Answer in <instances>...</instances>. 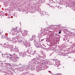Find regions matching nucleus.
Masks as SVG:
<instances>
[{
    "instance_id": "30",
    "label": "nucleus",
    "mask_w": 75,
    "mask_h": 75,
    "mask_svg": "<svg viewBox=\"0 0 75 75\" xmlns=\"http://www.w3.org/2000/svg\"><path fill=\"white\" fill-rule=\"evenodd\" d=\"M1 36V33H0V36Z\"/></svg>"
},
{
    "instance_id": "22",
    "label": "nucleus",
    "mask_w": 75,
    "mask_h": 75,
    "mask_svg": "<svg viewBox=\"0 0 75 75\" xmlns=\"http://www.w3.org/2000/svg\"><path fill=\"white\" fill-rule=\"evenodd\" d=\"M59 28H62V27H61V25H59Z\"/></svg>"
},
{
    "instance_id": "1",
    "label": "nucleus",
    "mask_w": 75,
    "mask_h": 75,
    "mask_svg": "<svg viewBox=\"0 0 75 75\" xmlns=\"http://www.w3.org/2000/svg\"><path fill=\"white\" fill-rule=\"evenodd\" d=\"M26 48L27 47H30L31 46V44H30V42H28L26 43V44L25 45Z\"/></svg>"
},
{
    "instance_id": "17",
    "label": "nucleus",
    "mask_w": 75,
    "mask_h": 75,
    "mask_svg": "<svg viewBox=\"0 0 75 75\" xmlns=\"http://www.w3.org/2000/svg\"><path fill=\"white\" fill-rule=\"evenodd\" d=\"M42 68H43V69H46V68L45 67V66H43L42 67Z\"/></svg>"
},
{
    "instance_id": "42",
    "label": "nucleus",
    "mask_w": 75,
    "mask_h": 75,
    "mask_svg": "<svg viewBox=\"0 0 75 75\" xmlns=\"http://www.w3.org/2000/svg\"><path fill=\"white\" fill-rule=\"evenodd\" d=\"M45 13H46L45 12Z\"/></svg>"
},
{
    "instance_id": "29",
    "label": "nucleus",
    "mask_w": 75,
    "mask_h": 75,
    "mask_svg": "<svg viewBox=\"0 0 75 75\" xmlns=\"http://www.w3.org/2000/svg\"><path fill=\"white\" fill-rule=\"evenodd\" d=\"M35 46L36 47H38V45H35Z\"/></svg>"
},
{
    "instance_id": "38",
    "label": "nucleus",
    "mask_w": 75,
    "mask_h": 75,
    "mask_svg": "<svg viewBox=\"0 0 75 75\" xmlns=\"http://www.w3.org/2000/svg\"><path fill=\"white\" fill-rule=\"evenodd\" d=\"M4 55H6V54H4Z\"/></svg>"
},
{
    "instance_id": "41",
    "label": "nucleus",
    "mask_w": 75,
    "mask_h": 75,
    "mask_svg": "<svg viewBox=\"0 0 75 75\" xmlns=\"http://www.w3.org/2000/svg\"><path fill=\"white\" fill-rule=\"evenodd\" d=\"M32 61H33V59H32Z\"/></svg>"
},
{
    "instance_id": "40",
    "label": "nucleus",
    "mask_w": 75,
    "mask_h": 75,
    "mask_svg": "<svg viewBox=\"0 0 75 75\" xmlns=\"http://www.w3.org/2000/svg\"><path fill=\"white\" fill-rule=\"evenodd\" d=\"M18 33H20V32L19 31H18Z\"/></svg>"
},
{
    "instance_id": "10",
    "label": "nucleus",
    "mask_w": 75,
    "mask_h": 75,
    "mask_svg": "<svg viewBox=\"0 0 75 75\" xmlns=\"http://www.w3.org/2000/svg\"><path fill=\"white\" fill-rule=\"evenodd\" d=\"M4 64V63H3V62H2L1 63H0V66H2L3 67Z\"/></svg>"
},
{
    "instance_id": "13",
    "label": "nucleus",
    "mask_w": 75,
    "mask_h": 75,
    "mask_svg": "<svg viewBox=\"0 0 75 75\" xmlns=\"http://www.w3.org/2000/svg\"><path fill=\"white\" fill-rule=\"evenodd\" d=\"M15 51L16 52H17L18 53L19 52L18 49H16Z\"/></svg>"
},
{
    "instance_id": "18",
    "label": "nucleus",
    "mask_w": 75,
    "mask_h": 75,
    "mask_svg": "<svg viewBox=\"0 0 75 75\" xmlns=\"http://www.w3.org/2000/svg\"><path fill=\"white\" fill-rule=\"evenodd\" d=\"M56 75H62V74H61V73H59V74L57 73V74H56Z\"/></svg>"
},
{
    "instance_id": "24",
    "label": "nucleus",
    "mask_w": 75,
    "mask_h": 75,
    "mask_svg": "<svg viewBox=\"0 0 75 75\" xmlns=\"http://www.w3.org/2000/svg\"><path fill=\"white\" fill-rule=\"evenodd\" d=\"M9 55H10V57H12V56H13V54H9Z\"/></svg>"
},
{
    "instance_id": "19",
    "label": "nucleus",
    "mask_w": 75,
    "mask_h": 75,
    "mask_svg": "<svg viewBox=\"0 0 75 75\" xmlns=\"http://www.w3.org/2000/svg\"><path fill=\"white\" fill-rule=\"evenodd\" d=\"M16 46H15V47H13V50H16Z\"/></svg>"
},
{
    "instance_id": "25",
    "label": "nucleus",
    "mask_w": 75,
    "mask_h": 75,
    "mask_svg": "<svg viewBox=\"0 0 75 75\" xmlns=\"http://www.w3.org/2000/svg\"><path fill=\"white\" fill-rule=\"evenodd\" d=\"M58 8L59 9H61V7H60V6H58Z\"/></svg>"
},
{
    "instance_id": "16",
    "label": "nucleus",
    "mask_w": 75,
    "mask_h": 75,
    "mask_svg": "<svg viewBox=\"0 0 75 75\" xmlns=\"http://www.w3.org/2000/svg\"><path fill=\"white\" fill-rule=\"evenodd\" d=\"M22 56L23 57H25V54L24 53H23Z\"/></svg>"
},
{
    "instance_id": "12",
    "label": "nucleus",
    "mask_w": 75,
    "mask_h": 75,
    "mask_svg": "<svg viewBox=\"0 0 75 75\" xmlns=\"http://www.w3.org/2000/svg\"><path fill=\"white\" fill-rule=\"evenodd\" d=\"M19 42H20L21 44H23V40H22L21 41H19Z\"/></svg>"
},
{
    "instance_id": "8",
    "label": "nucleus",
    "mask_w": 75,
    "mask_h": 75,
    "mask_svg": "<svg viewBox=\"0 0 75 75\" xmlns=\"http://www.w3.org/2000/svg\"><path fill=\"white\" fill-rule=\"evenodd\" d=\"M69 57V56H67V55H66L65 56V58H66V59H68Z\"/></svg>"
},
{
    "instance_id": "45",
    "label": "nucleus",
    "mask_w": 75,
    "mask_h": 75,
    "mask_svg": "<svg viewBox=\"0 0 75 75\" xmlns=\"http://www.w3.org/2000/svg\"><path fill=\"white\" fill-rule=\"evenodd\" d=\"M56 26H57V25H56Z\"/></svg>"
},
{
    "instance_id": "32",
    "label": "nucleus",
    "mask_w": 75,
    "mask_h": 75,
    "mask_svg": "<svg viewBox=\"0 0 75 75\" xmlns=\"http://www.w3.org/2000/svg\"><path fill=\"white\" fill-rule=\"evenodd\" d=\"M10 58H11V59H12V58H13V57H10Z\"/></svg>"
},
{
    "instance_id": "3",
    "label": "nucleus",
    "mask_w": 75,
    "mask_h": 75,
    "mask_svg": "<svg viewBox=\"0 0 75 75\" xmlns=\"http://www.w3.org/2000/svg\"><path fill=\"white\" fill-rule=\"evenodd\" d=\"M16 39V37L12 38L11 37L9 38V39L10 40V41H14V40H15Z\"/></svg>"
},
{
    "instance_id": "34",
    "label": "nucleus",
    "mask_w": 75,
    "mask_h": 75,
    "mask_svg": "<svg viewBox=\"0 0 75 75\" xmlns=\"http://www.w3.org/2000/svg\"><path fill=\"white\" fill-rule=\"evenodd\" d=\"M67 41V42H69V40H68Z\"/></svg>"
},
{
    "instance_id": "44",
    "label": "nucleus",
    "mask_w": 75,
    "mask_h": 75,
    "mask_svg": "<svg viewBox=\"0 0 75 75\" xmlns=\"http://www.w3.org/2000/svg\"><path fill=\"white\" fill-rule=\"evenodd\" d=\"M69 43H71V42H69Z\"/></svg>"
},
{
    "instance_id": "7",
    "label": "nucleus",
    "mask_w": 75,
    "mask_h": 75,
    "mask_svg": "<svg viewBox=\"0 0 75 75\" xmlns=\"http://www.w3.org/2000/svg\"><path fill=\"white\" fill-rule=\"evenodd\" d=\"M16 32H13L12 33V35H16Z\"/></svg>"
},
{
    "instance_id": "26",
    "label": "nucleus",
    "mask_w": 75,
    "mask_h": 75,
    "mask_svg": "<svg viewBox=\"0 0 75 75\" xmlns=\"http://www.w3.org/2000/svg\"><path fill=\"white\" fill-rule=\"evenodd\" d=\"M52 53L50 54V56H51V55H52Z\"/></svg>"
},
{
    "instance_id": "27",
    "label": "nucleus",
    "mask_w": 75,
    "mask_h": 75,
    "mask_svg": "<svg viewBox=\"0 0 75 75\" xmlns=\"http://www.w3.org/2000/svg\"><path fill=\"white\" fill-rule=\"evenodd\" d=\"M32 41L34 42H35V40H33Z\"/></svg>"
},
{
    "instance_id": "35",
    "label": "nucleus",
    "mask_w": 75,
    "mask_h": 75,
    "mask_svg": "<svg viewBox=\"0 0 75 75\" xmlns=\"http://www.w3.org/2000/svg\"><path fill=\"white\" fill-rule=\"evenodd\" d=\"M48 72L50 73V71H49Z\"/></svg>"
},
{
    "instance_id": "11",
    "label": "nucleus",
    "mask_w": 75,
    "mask_h": 75,
    "mask_svg": "<svg viewBox=\"0 0 75 75\" xmlns=\"http://www.w3.org/2000/svg\"><path fill=\"white\" fill-rule=\"evenodd\" d=\"M10 49L11 50H13V51H14V47H11V48H10Z\"/></svg>"
},
{
    "instance_id": "28",
    "label": "nucleus",
    "mask_w": 75,
    "mask_h": 75,
    "mask_svg": "<svg viewBox=\"0 0 75 75\" xmlns=\"http://www.w3.org/2000/svg\"><path fill=\"white\" fill-rule=\"evenodd\" d=\"M4 45H5V46H6V47H7V46H6L7 45H6V43H4Z\"/></svg>"
},
{
    "instance_id": "33",
    "label": "nucleus",
    "mask_w": 75,
    "mask_h": 75,
    "mask_svg": "<svg viewBox=\"0 0 75 75\" xmlns=\"http://www.w3.org/2000/svg\"><path fill=\"white\" fill-rule=\"evenodd\" d=\"M1 50H0V53H1Z\"/></svg>"
},
{
    "instance_id": "15",
    "label": "nucleus",
    "mask_w": 75,
    "mask_h": 75,
    "mask_svg": "<svg viewBox=\"0 0 75 75\" xmlns=\"http://www.w3.org/2000/svg\"><path fill=\"white\" fill-rule=\"evenodd\" d=\"M34 54H37V55H38V54H37V51H35V52H34Z\"/></svg>"
},
{
    "instance_id": "4",
    "label": "nucleus",
    "mask_w": 75,
    "mask_h": 75,
    "mask_svg": "<svg viewBox=\"0 0 75 75\" xmlns=\"http://www.w3.org/2000/svg\"><path fill=\"white\" fill-rule=\"evenodd\" d=\"M6 46H5L6 47V48H8L9 49V48H11V47H10V46H9V45H6Z\"/></svg>"
},
{
    "instance_id": "2",
    "label": "nucleus",
    "mask_w": 75,
    "mask_h": 75,
    "mask_svg": "<svg viewBox=\"0 0 75 75\" xmlns=\"http://www.w3.org/2000/svg\"><path fill=\"white\" fill-rule=\"evenodd\" d=\"M37 58H38V57H36V58H35L33 59L32 60H33V62H34V63L35 64H37Z\"/></svg>"
},
{
    "instance_id": "9",
    "label": "nucleus",
    "mask_w": 75,
    "mask_h": 75,
    "mask_svg": "<svg viewBox=\"0 0 75 75\" xmlns=\"http://www.w3.org/2000/svg\"><path fill=\"white\" fill-rule=\"evenodd\" d=\"M15 30H16V28H13L12 30H11V31L13 32H13H15Z\"/></svg>"
},
{
    "instance_id": "31",
    "label": "nucleus",
    "mask_w": 75,
    "mask_h": 75,
    "mask_svg": "<svg viewBox=\"0 0 75 75\" xmlns=\"http://www.w3.org/2000/svg\"><path fill=\"white\" fill-rule=\"evenodd\" d=\"M13 55H16V53H14L13 54Z\"/></svg>"
},
{
    "instance_id": "5",
    "label": "nucleus",
    "mask_w": 75,
    "mask_h": 75,
    "mask_svg": "<svg viewBox=\"0 0 75 75\" xmlns=\"http://www.w3.org/2000/svg\"><path fill=\"white\" fill-rule=\"evenodd\" d=\"M56 65H60V62H59V61L57 62Z\"/></svg>"
},
{
    "instance_id": "23",
    "label": "nucleus",
    "mask_w": 75,
    "mask_h": 75,
    "mask_svg": "<svg viewBox=\"0 0 75 75\" xmlns=\"http://www.w3.org/2000/svg\"><path fill=\"white\" fill-rule=\"evenodd\" d=\"M61 30H60V31L59 32V34H61Z\"/></svg>"
},
{
    "instance_id": "36",
    "label": "nucleus",
    "mask_w": 75,
    "mask_h": 75,
    "mask_svg": "<svg viewBox=\"0 0 75 75\" xmlns=\"http://www.w3.org/2000/svg\"><path fill=\"white\" fill-rule=\"evenodd\" d=\"M43 39H42V41H43Z\"/></svg>"
},
{
    "instance_id": "43",
    "label": "nucleus",
    "mask_w": 75,
    "mask_h": 75,
    "mask_svg": "<svg viewBox=\"0 0 75 75\" xmlns=\"http://www.w3.org/2000/svg\"><path fill=\"white\" fill-rule=\"evenodd\" d=\"M71 42L72 43V42Z\"/></svg>"
},
{
    "instance_id": "20",
    "label": "nucleus",
    "mask_w": 75,
    "mask_h": 75,
    "mask_svg": "<svg viewBox=\"0 0 75 75\" xmlns=\"http://www.w3.org/2000/svg\"><path fill=\"white\" fill-rule=\"evenodd\" d=\"M9 58V56H7L6 57V58L7 59H8V58Z\"/></svg>"
},
{
    "instance_id": "21",
    "label": "nucleus",
    "mask_w": 75,
    "mask_h": 75,
    "mask_svg": "<svg viewBox=\"0 0 75 75\" xmlns=\"http://www.w3.org/2000/svg\"><path fill=\"white\" fill-rule=\"evenodd\" d=\"M50 2H51V3H54V1H53V0H51L50 1Z\"/></svg>"
},
{
    "instance_id": "39",
    "label": "nucleus",
    "mask_w": 75,
    "mask_h": 75,
    "mask_svg": "<svg viewBox=\"0 0 75 75\" xmlns=\"http://www.w3.org/2000/svg\"><path fill=\"white\" fill-rule=\"evenodd\" d=\"M38 66L37 67V68H38Z\"/></svg>"
},
{
    "instance_id": "14",
    "label": "nucleus",
    "mask_w": 75,
    "mask_h": 75,
    "mask_svg": "<svg viewBox=\"0 0 75 75\" xmlns=\"http://www.w3.org/2000/svg\"><path fill=\"white\" fill-rule=\"evenodd\" d=\"M1 38H5V36L4 35H2L1 36Z\"/></svg>"
},
{
    "instance_id": "6",
    "label": "nucleus",
    "mask_w": 75,
    "mask_h": 75,
    "mask_svg": "<svg viewBox=\"0 0 75 75\" xmlns=\"http://www.w3.org/2000/svg\"><path fill=\"white\" fill-rule=\"evenodd\" d=\"M6 65H7V63H4V64L3 65V67H6Z\"/></svg>"
},
{
    "instance_id": "37",
    "label": "nucleus",
    "mask_w": 75,
    "mask_h": 75,
    "mask_svg": "<svg viewBox=\"0 0 75 75\" xmlns=\"http://www.w3.org/2000/svg\"><path fill=\"white\" fill-rule=\"evenodd\" d=\"M16 58H19V57H17Z\"/></svg>"
}]
</instances>
